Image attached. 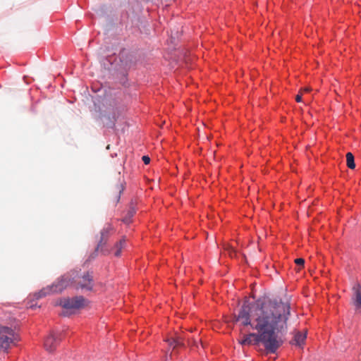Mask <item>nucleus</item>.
<instances>
[{"label": "nucleus", "mask_w": 361, "mask_h": 361, "mask_svg": "<svg viewBox=\"0 0 361 361\" xmlns=\"http://www.w3.org/2000/svg\"><path fill=\"white\" fill-rule=\"evenodd\" d=\"M290 315L288 302L260 297L254 302L245 301L238 314L233 315V322L256 331L243 336L240 341L242 345L262 344L267 353L274 354L283 343L278 334L287 330Z\"/></svg>", "instance_id": "f257e3e1"}, {"label": "nucleus", "mask_w": 361, "mask_h": 361, "mask_svg": "<svg viewBox=\"0 0 361 361\" xmlns=\"http://www.w3.org/2000/svg\"><path fill=\"white\" fill-rule=\"evenodd\" d=\"M93 272L86 271L80 274V271L73 269L61 276L52 284L43 288L33 295V299L27 303L29 308L32 310L37 307V303L34 300H38L51 293L62 292L68 286H73L76 290H85L91 291L94 288Z\"/></svg>", "instance_id": "f03ea898"}, {"label": "nucleus", "mask_w": 361, "mask_h": 361, "mask_svg": "<svg viewBox=\"0 0 361 361\" xmlns=\"http://www.w3.org/2000/svg\"><path fill=\"white\" fill-rule=\"evenodd\" d=\"M95 108L94 118L106 128L113 129L115 127V114L112 107H107L105 109L100 106H97L96 102H94Z\"/></svg>", "instance_id": "7ed1b4c3"}, {"label": "nucleus", "mask_w": 361, "mask_h": 361, "mask_svg": "<svg viewBox=\"0 0 361 361\" xmlns=\"http://www.w3.org/2000/svg\"><path fill=\"white\" fill-rule=\"evenodd\" d=\"M86 300L82 295L73 298H60L57 304L70 313H73L75 310H80L85 305Z\"/></svg>", "instance_id": "20e7f679"}, {"label": "nucleus", "mask_w": 361, "mask_h": 361, "mask_svg": "<svg viewBox=\"0 0 361 361\" xmlns=\"http://www.w3.org/2000/svg\"><path fill=\"white\" fill-rule=\"evenodd\" d=\"M14 333L8 326H0V350H6L13 342Z\"/></svg>", "instance_id": "39448f33"}, {"label": "nucleus", "mask_w": 361, "mask_h": 361, "mask_svg": "<svg viewBox=\"0 0 361 361\" xmlns=\"http://www.w3.org/2000/svg\"><path fill=\"white\" fill-rule=\"evenodd\" d=\"M353 294L351 297L352 302L355 306V310L361 309V285L360 283H355L353 288Z\"/></svg>", "instance_id": "423d86ee"}, {"label": "nucleus", "mask_w": 361, "mask_h": 361, "mask_svg": "<svg viewBox=\"0 0 361 361\" xmlns=\"http://www.w3.org/2000/svg\"><path fill=\"white\" fill-rule=\"evenodd\" d=\"M60 336L54 333L50 334L44 340V347L47 350L52 352L56 349V345L60 342Z\"/></svg>", "instance_id": "0eeeda50"}, {"label": "nucleus", "mask_w": 361, "mask_h": 361, "mask_svg": "<svg viewBox=\"0 0 361 361\" xmlns=\"http://www.w3.org/2000/svg\"><path fill=\"white\" fill-rule=\"evenodd\" d=\"M120 60L121 63L128 68H130L135 64L136 59L131 53L125 54L123 51L120 55Z\"/></svg>", "instance_id": "6e6552de"}, {"label": "nucleus", "mask_w": 361, "mask_h": 361, "mask_svg": "<svg viewBox=\"0 0 361 361\" xmlns=\"http://www.w3.org/2000/svg\"><path fill=\"white\" fill-rule=\"evenodd\" d=\"M307 338L306 333H302L300 331H298L295 333L293 340L290 342L292 345H295L298 347L302 346Z\"/></svg>", "instance_id": "1a4fd4ad"}, {"label": "nucleus", "mask_w": 361, "mask_h": 361, "mask_svg": "<svg viewBox=\"0 0 361 361\" xmlns=\"http://www.w3.org/2000/svg\"><path fill=\"white\" fill-rule=\"evenodd\" d=\"M112 230L111 226H108L104 228L101 231V238L98 243V247H102L103 245L106 244V238H108L110 231Z\"/></svg>", "instance_id": "9d476101"}, {"label": "nucleus", "mask_w": 361, "mask_h": 361, "mask_svg": "<svg viewBox=\"0 0 361 361\" xmlns=\"http://www.w3.org/2000/svg\"><path fill=\"white\" fill-rule=\"evenodd\" d=\"M126 243V239L125 237H123L118 242H117L115 245V247L116 249L114 255L116 257H118L121 255L122 249L125 247Z\"/></svg>", "instance_id": "9b49d317"}, {"label": "nucleus", "mask_w": 361, "mask_h": 361, "mask_svg": "<svg viewBox=\"0 0 361 361\" xmlns=\"http://www.w3.org/2000/svg\"><path fill=\"white\" fill-rule=\"evenodd\" d=\"M136 213V209L133 206H131L124 218L123 219V221L125 224H130L131 222V219Z\"/></svg>", "instance_id": "f8f14e48"}, {"label": "nucleus", "mask_w": 361, "mask_h": 361, "mask_svg": "<svg viewBox=\"0 0 361 361\" xmlns=\"http://www.w3.org/2000/svg\"><path fill=\"white\" fill-rule=\"evenodd\" d=\"M346 164L350 169H354L355 168V158L351 152H348L346 154Z\"/></svg>", "instance_id": "ddd939ff"}, {"label": "nucleus", "mask_w": 361, "mask_h": 361, "mask_svg": "<svg viewBox=\"0 0 361 361\" xmlns=\"http://www.w3.org/2000/svg\"><path fill=\"white\" fill-rule=\"evenodd\" d=\"M168 343L170 346H173V348L178 347L181 345L180 342L176 338H170L168 339Z\"/></svg>", "instance_id": "4468645a"}, {"label": "nucleus", "mask_w": 361, "mask_h": 361, "mask_svg": "<svg viewBox=\"0 0 361 361\" xmlns=\"http://www.w3.org/2000/svg\"><path fill=\"white\" fill-rule=\"evenodd\" d=\"M295 263L298 266V267H303L304 264H305V259H302V258H296L295 259Z\"/></svg>", "instance_id": "2eb2a0df"}, {"label": "nucleus", "mask_w": 361, "mask_h": 361, "mask_svg": "<svg viewBox=\"0 0 361 361\" xmlns=\"http://www.w3.org/2000/svg\"><path fill=\"white\" fill-rule=\"evenodd\" d=\"M142 160L143 161L144 164L146 165H147L150 163V158L147 155L142 156Z\"/></svg>", "instance_id": "dca6fc26"}, {"label": "nucleus", "mask_w": 361, "mask_h": 361, "mask_svg": "<svg viewBox=\"0 0 361 361\" xmlns=\"http://www.w3.org/2000/svg\"><path fill=\"white\" fill-rule=\"evenodd\" d=\"M99 247H98V245H97L96 248H95V250L90 256V259H92L96 257V256L97 255L98 250H99Z\"/></svg>", "instance_id": "f3484780"}, {"label": "nucleus", "mask_w": 361, "mask_h": 361, "mask_svg": "<svg viewBox=\"0 0 361 361\" xmlns=\"http://www.w3.org/2000/svg\"><path fill=\"white\" fill-rule=\"evenodd\" d=\"M295 101H296L297 102H298V103L302 102V95H300V94H298V95H296V97H295Z\"/></svg>", "instance_id": "a211bd4d"}]
</instances>
